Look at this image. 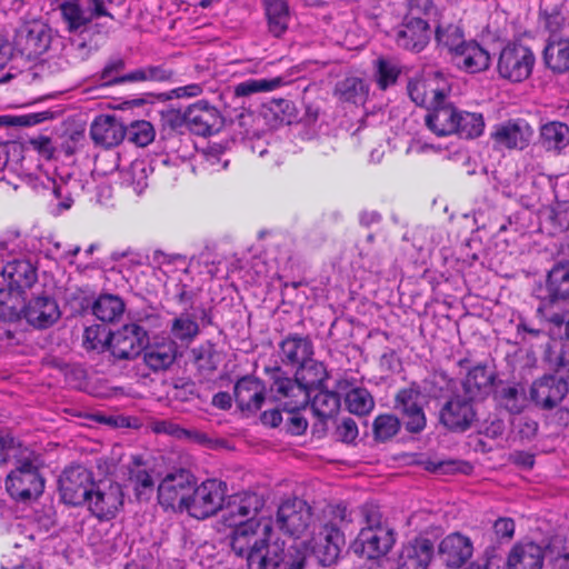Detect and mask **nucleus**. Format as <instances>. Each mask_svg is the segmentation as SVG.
Returning <instances> with one entry per match:
<instances>
[{"instance_id": "nucleus-1", "label": "nucleus", "mask_w": 569, "mask_h": 569, "mask_svg": "<svg viewBox=\"0 0 569 569\" xmlns=\"http://www.w3.org/2000/svg\"><path fill=\"white\" fill-rule=\"evenodd\" d=\"M231 548L244 557L249 569H303L306 553L298 545L286 548L272 520H249L231 535Z\"/></svg>"}, {"instance_id": "nucleus-2", "label": "nucleus", "mask_w": 569, "mask_h": 569, "mask_svg": "<svg viewBox=\"0 0 569 569\" xmlns=\"http://www.w3.org/2000/svg\"><path fill=\"white\" fill-rule=\"evenodd\" d=\"M328 378L322 362L313 358L297 367L296 379L278 378L271 390L283 410H300L310 401L311 390H318Z\"/></svg>"}, {"instance_id": "nucleus-3", "label": "nucleus", "mask_w": 569, "mask_h": 569, "mask_svg": "<svg viewBox=\"0 0 569 569\" xmlns=\"http://www.w3.org/2000/svg\"><path fill=\"white\" fill-rule=\"evenodd\" d=\"M363 527L355 541V551L368 559L387 555L395 543V532L382 518L380 509L367 503L361 507Z\"/></svg>"}, {"instance_id": "nucleus-4", "label": "nucleus", "mask_w": 569, "mask_h": 569, "mask_svg": "<svg viewBox=\"0 0 569 569\" xmlns=\"http://www.w3.org/2000/svg\"><path fill=\"white\" fill-rule=\"evenodd\" d=\"M325 522L318 532H312L308 541L309 547L323 565L331 563L340 553L345 545L342 530L352 521L351 513L346 506H330L325 511Z\"/></svg>"}, {"instance_id": "nucleus-5", "label": "nucleus", "mask_w": 569, "mask_h": 569, "mask_svg": "<svg viewBox=\"0 0 569 569\" xmlns=\"http://www.w3.org/2000/svg\"><path fill=\"white\" fill-rule=\"evenodd\" d=\"M42 466L43 460L39 453L28 448L21 450L16 460V468L6 480L9 495L23 502L40 497L44 488V479L40 475Z\"/></svg>"}, {"instance_id": "nucleus-6", "label": "nucleus", "mask_w": 569, "mask_h": 569, "mask_svg": "<svg viewBox=\"0 0 569 569\" xmlns=\"http://www.w3.org/2000/svg\"><path fill=\"white\" fill-rule=\"evenodd\" d=\"M548 297L538 308L549 322L560 326L569 311V261H559L548 273Z\"/></svg>"}, {"instance_id": "nucleus-7", "label": "nucleus", "mask_w": 569, "mask_h": 569, "mask_svg": "<svg viewBox=\"0 0 569 569\" xmlns=\"http://www.w3.org/2000/svg\"><path fill=\"white\" fill-rule=\"evenodd\" d=\"M109 0H61L57 10L70 33H82L99 17L113 19L107 9Z\"/></svg>"}, {"instance_id": "nucleus-8", "label": "nucleus", "mask_w": 569, "mask_h": 569, "mask_svg": "<svg viewBox=\"0 0 569 569\" xmlns=\"http://www.w3.org/2000/svg\"><path fill=\"white\" fill-rule=\"evenodd\" d=\"M536 56L532 50L521 43H508L500 51L497 70L501 78L511 82L528 79L533 70Z\"/></svg>"}, {"instance_id": "nucleus-9", "label": "nucleus", "mask_w": 569, "mask_h": 569, "mask_svg": "<svg viewBox=\"0 0 569 569\" xmlns=\"http://www.w3.org/2000/svg\"><path fill=\"white\" fill-rule=\"evenodd\" d=\"M226 495V486L217 479L203 481L200 486H192V492L184 509L197 519H204L221 509Z\"/></svg>"}, {"instance_id": "nucleus-10", "label": "nucleus", "mask_w": 569, "mask_h": 569, "mask_svg": "<svg viewBox=\"0 0 569 569\" xmlns=\"http://www.w3.org/2000/svg\"><path fill=\"white\" fill-rule=\"evenodd\" d=\"M263 505L264 500L258 493L241 492L233 495L224 506H221V519L226 526L233 528V535L240 526L249 520H256L253 517Z\"/></svg>"}, {"instance_id": "nucleus-11", "label": "nucleus", "mask_w": 569, "mask_h": 569, "mask_svg": "<svg viewBox=\"0 0 569 569\" xmlns=\"http://www.w3.org/2000/svg\"><path fill=\"white\" fill-rule=\"evenodd\" d=\"M426 396L422 395L419 387L411 385L401 389L396 396V409L401 415L406 429L411 433H418L426 427V416L423 406Z\"/></svg>"}, {"instance_id": "nucleus-12", "label": "nucleus", "mask_w": 569, "mask_h": 569, "mask_svg": "<svg viewBox=\"0 0 569 569\" xmlns=\"http://www.w3.org/2000/svg\"><path fill=\"white\" fill-rule=\"evenodd\" d=\"M84 502L97 518L112 519L123 505L122 488L116 482H99Z\"/></svg>"}, {"instance_id": "nucleus-13", "label": "nucleus", "mask_w": 569, "mask_h": 569, "mask_svg": "<svg viewBox=\"0 0 569 569\" xmlns=\"http://www.w3.org/2000/svg\"><path fill=\"white\" fill-rule=\"evenodd\" d=\"M93 487L91 472L82 466L67 468L59 478V490L68 505L83 503Z\"/></svg>"}, {"instance_id": "nucleus-14", "label": "nucleus", "mask_w": 569, "mask_h": 569, "mask_svg": "<svg viewBox=\"0 0 569 569\" xmlns=\"http://www.w3.org/2000/svg\"><path fill=\"white\" fill-rule=\"evenodd\" d=\"M193 482V477L188 471L168 473L158 487L160 505L183 510L192 492Z\"/></svg>"}, {"instance_id": "nucleus-15", "label": "nucleus", "mask_w": 569, "mask_h": 569, "mask_svg": "<svg viewBox=\"0 0 569 569\" xmlns=\"http://www.w3.org/2000/svg\"><path fill=\"white\" fill-rule=\"evenodd\" d=\"M147 331L137 323H128L110 333L109 349L117 359H134L144 349Z\"/></svg>"}, {"instance_id": "nucleus-16", "label": "nucleus", "mask_w": 569, "mask_h": 569, "mask_svg": "<svg viewBox=\"0 0 569 569\" xmlns=\"http://www.w3.org/2000/svg\"><path fill=\"white\" fill-rule=\"evenodd\" d=\"M277 523L284 532L300 538L312 523L311 507L298 498L287 500L278 509Z\"/></svg>"}, {"instance_id": "nucleus-17", "label": "nucleus", "mask_w": 569, "mask_h": 569, "mask_svg": "<svg viewBox=\"0 0 569 569\" xmlns=\"http://www.w3.org/2000/svg\"><path fill=\"white\" fill-rule=\"evenodd\" d=\"M408 92L416 104L430 110L447 99L449 84L440 73H433L426 78L411 80L408 83Z\"/></svg>"}, {"instance_id": "nucleus-18", "label": "nucleus", "mask_w": 569, "mask_h": 569, "mask_svg": "<svg viewBox=\"0 0 569 569\" xmlns=\"http://www.w3.org/2000/svg\"><path fill=\"white\" fill-rule=\"evenodd\" d=\"M533 130L525 120H508L493 127L490 138L497 150L525 149L532 138Z\"/></svg>"}, {"instance_id": "nucleus-19", "label": "nucleus", "mask_w": 569, "mask_h": 569, "mask_svg": "<svg viewBox=\"0 0 569 569\" xmlns=\"http://www.w3.org/2000/svg\"><path fill=\"white\" fill-rule=\"evenodd\" d=\"M50 42V29L41 21L24 24L16 36L17 48L29 58L44 53L49 49Z\"/></svg>"}, {"instance_id": "nucleus-20", "label": "nucleus", "mask_w": 569, "mask_h": 569, "mask_svg": "<svg viewBox=\"0 0 569 569\" xmlns=\"http://www.w3.org/2000/svg\"><path fill=\"white\" fill-rule=\"evenodd\" d=\"M183 119L190 131L198 136H209L218 131L222 124V118L218 109L206 101H199L190 106Z\"/></svg>"}, {"instance_id": "nucleus-21", "label": "nucleus", "mask_w": 569, "mask_h": 569, "mask_svg": "<svg viewBox=\"0 0 569 569\" xmlns=\"http://www.w3.org/2000/svg\"><path fill=\"white\" fill-rule=\"evenodd\" d=\"M476 418L471 397L453 396L440 411V421L452 431H465Z\"/></svg>"}, {"instance_id": "nucleus-22", "label": "nucleus", "mask_w": 569, "mask_h": 569, "mask_svg": "<svg viewBox=\"0 0 569 569\" xmlns=\"http://www.w3.org/2000/svg\"><path fill=\"white\" fill-rule=\"evenodd\" d=\"M568 392V383L562 378L547 375L533 381L530 388L531 400L542 409L557 407Z\"/></svg>"}, {"instance_id": "nucleus-23", "label": "nucleus", "mask_w": 569, "mask_h": 569, "mask_svg": "<svg viewBox=\"0 0 569 569\" xmlns=\"http://www.w3.org/2000/svg\"><path fill=\"white\" fill-rule=\"evenodd\" d=\"M429 40V24L422 17H406L396 34V42L399 47L415 52L423 50Z\"/></svg>"}, {"instance_id": "nucleus-24", "label": "nucleus", "mask_w": 569, "mask_h": 569, "mask_svg": "<svg viewBox=\"0 0 569 569\" xmlns=\"http://www.w3.org/2000/svg\"><path fill=\"white\" fill-rule=\"evenodd\" d=\"M126 136V129L116 116L101 114L90 126L93 142L104 148L118 146Z\"/></svg>"}, {"instance_id": "nucleus-25", "label": "nucleus", "mask_w": 569, "mask_h": 569, "mask_svg": "<svg viewBox=\"0 0 569 569\" xmlns=\"http://www.w3.org/2000/svg\"><path fill=\"white\" fill-rule=\"evenodd\" d=\"M9 288L14 290L30 289L38 280L37 268L28 258H13L6 262L1 269Z\"/></svg>"}, {"instance_id": "nucleus-26", "label": "nucleus", "mask_w": 569, "mask_h": 569, "mask_svg": "<svg viewBox=\"0 0 569 569\" xmlns=\"http://www.w3.org/2000/svg\"><path fill=\"white\" fill-rule=\"evenodd\" d=\"M23 316L31 326L43 329L60 318V311L56 300L41 296L26 303Z\"/></svg>"}, {"instance_id": "nucleus-27", "label": "nucleus", "mask_w": 569, "mask_h": 569, "mask_svg": "<svg viewBox=\"0 0 569 569\" xmlns=\"http://www.w3.org/2000/svg\"><path fill=\"white\" fill-rule=\"evenodd\" d=\"M439 553L448 566L460 567L471 558L473 546L468 537L453 532L441 540Z\"/></svg>"}, {"instance_id": "nucleus-28", "label": "nucleus", "mask_w": 569, "mask_h": 569, "mask_svg": "<svg viewBox=\"0 0 569 569\" xmlns=\"http://www.w3.org/2000/svg\"><path fill=\"white\" fill-rule=\"evenodd\" d=\"M451 61L459 70L473 74L486 71L490 67L491 59L485 48L477 41L470 40Z\"/></svg>"}, {"instance_id": "nucleus-29", "label": "nucleus", "mask_w": 569, "mask_h": 569, "mask_svg": "<svg viewBox=\"0 0 569 569\" xmlns=\"http://www.w3.org/2000/svg\"><path fill=\"white\" fill-rule=\"evenodd\" d=\"M280 359L291 367H299L313 356V343L307 336L289 335L280 343Z\"/></svg>"}, {"instance_id": "nucleus-30", "label": "nucleus", "mask_w": 569, "mask_h": 569, "mask_svg": "<svg viewBox=\"0 0 569 569\" xmlns=\"http://www.w3.org/2000/svg\"><path fill=\"white\" fill-rule=\"evenodd\" d=\"M433 555V545L429 539L417 538L403 546L398 569H427Z\"/></svg>"}, {"instance_id": "nucleus-31", "label": "nucleus", "mask_w": 569, "mask_h": 569, "mask_svg": "<svg viewBox=\"0 0 569 569\" xmlns=\"http://www.w3.org/2000/svg\"><path fill=\"white\" fill-rule=\"evenodd\" d=\"M543 549L531 541L516 543L507 560L508 569H541L543 565Z\"/></svg>"}, {"instance_id": "nucleus-32", "label": "nucleus", "mask_w": 569, "mask_h": 569, "mask_svg": "<svg viewBox=\"0 0 569 569\" xmlns=\"http://www.w3.org/2000/svg\"><path fill=\"white\" fill-rule=\"evenodd\" d=\"M234 398L241 410L257 411L264 401V387L259 379L243 377L234 386Z\"/></svg>"}, {"instance_id": "nucleus-33", "label": "nucleus", "mask_w": 569, "mask_h": 569, "mask_svg": "<svg viewBox=\"0 0 569 569\" xmlns=\"http://www.w3.org/2000/svg\"><path fill=\"white\" fill-rule=\"evenodd\" d=\"M457 110L446 100L433 106L426 116V124L437 136H448L457 130Z\"/></svg>"}, {"instance_id": "nucleus-34", "label": "nucleus", "mask_w": 569, "mask_h": 569, "mask_svg": "<svg viewBox=\"0 0 569 569\" xmlns=\"http://www.w3.org/2000/svg\"><path fill=\"white\" fill-rule=\"evenodd\" d=\"M546 66L555 72L569 70V38L555 34L548 38L543 50Z\"/></svg>"}, {"instance_id": "nucleus-35", "label": "nucleus", "mask_w": 569, "mask_h": 569, "mask_svg": "<svg viewBox=\"0 0 569 569\" xmlns=\"http://www.w3.org/2000/svg\"><path fill=\"white\" fill-rule=\"evenodd\" d=\"M177 358V346L172 340L144 347L143 361L153 371L167 370Z\"/></svg>"}, {"instance_id": "nucleus-36", "label": "nucleus", "mask_w": 569, "mask_h": 569, "mask_svg": "<svg viewBox=\"0 0 569 569\" xmlns=\"http://www.w3.org/2000/svg\"><path fill=\"white\" fill-rule=\"evenodd\" d=\"M26 297L21 290L0 289V320L14 322L24 313Z\"/></svg>"}, {"instance_id": "nucleus-37", "label": "nucleus", "mask_w": 569, "mask_h": 569, "mask_svg": "<svg viewBox=\"0 0 569 569\" xmlns=\"http://www.w3.org/2000/svg\"><path fill=\"white\" fill-rule=\"evenodd\" d=\"M269 31L274 37L282 36L290 19L287 0H263Z\"/></svg>"}, {"instance_id": "nucleus-38", "label": "nucleus", "mask_w": 569, "mask_h": 569, "mask_svg": "<svg viewBox=\"0 0 569 569\" xmlns=\"http://www.w3.org/2000/svg\"><path fill=\"white\" fill-rule=\"evenodd\" d=\"M200 328L193 315L182 312L171 321L170 335L172 341H180L182 345L191 343L199 335Z\"/></svg>"}, {"instance_id": "nucleus-39", "label": "nucleus", "mask_w": 569, "mask_h": 569, "mask_svg": "<svg viewBox=\"0 0 569 569\" xmlns=\"http://www.w3.org/2000/svg\"><path fill=\"white\" fill-rule=\"evenodd\" d=\"M93 315L103 322H113L123 315L124 302L114 295H101L92 306Z\"/></svg>"}, {"instance_id": "nucleus-40", "label": "nucleus", "mask_w": 569, "mask_h": 569, "mask_svg": "<svg viewBox=\"0 0 569 569\" xmlns=\"http://www.w3.org/2000/svg\"><path fill=\"white\" fill-rule=\"evenodd\" d=\"M335 94L345 102L363 103L368 96V87L361 79L350 77L337 83Z\"/></svg>"}, {"instance_id": "nucleus-41", "label": "nucleus", "mask_w": 569, "mask_h": 569, "mask_svg": "<svg viewBox=\"0 0 569 569\" xmlns=\"http://www.w3.org/2000/svg\"><path fill=\"white\" fill-rule=\"evenodd\" d=\"M121 183L140 194L148 187V166L144 160L137 159L121 171Z\"/></svg>"}, {"instance_id": "nucleus-42", "label": "nucleus", "mask_w": 569, "mask_h": 569, "mask_svg": "<svg viewBox=\"0 0 569 569\" xmlns=\"http://www.w3.org/2000/svg\"><path fill=\"white\" fill-rule=\"evenodd\" d=\"M436 39L439 46L449 51L451 59L468 43L465 40L461 27L458 24L439 26L436 31Z\"/></svg>"}, {"instance_id": "nucleus-43", "label": "nucleus", "mask_w": 569, "mask_h": 569, "mask_svg": "<svg viewBox=\"0 0 569 569\" xmlns=\"http://www.w3.org/2000/svg\"><path fill=\"white\" fill-rule=\"evenodd\" d=\"M457 130L453 133L461 138L473 139L482 134L485 129V120L481 113L460 111L457 117Z\"/></svg>"}, {"instance_id": "nucleus-44", "label": "nucleus", "mask_w": 569, "mask_h": 569, "mask_svg": "<svg viewBox=\"0 0 569 569\" xmlns=\"http://www.w3.org/2000/svg\"><path fill=\"white\" fill-rule=\"evenodd\" d=\"M340 408V398L336 392L318 389L311 400V409L320 419L333 417Z\"/></svg>"}, {"instance_id": "nucleus-45", "label": "nucleus", "mask_w": 569, "mask_h": 569, "mask_svg": "<svg viewBox=\"0 0 569 569\" xmlns=\"http://www.w3.org/2000/svg\"><path fill=\"white\" fill-rule=\"evenodd\" d=\"M284 84L282 77L271 79H248L234 86L233 92L237 97H249L258 92H270Z\"/></svg>"}, {"instance_id": "nucleus-46", "label": "nucleus", "mask_w": 569, "mask_h": 569, "mask_svg": "<svg viewBox=\"0 0 569 569\" xmlns=\"http://www.w3.org/2000/svg\"><path fill=\"white\" fill-rule=\"evenodd\" d=\"M541 140L547 149H561L569 143V127L562 122H550L541 128Z\"/></svg>"}, {"instance_id": "nucleus-47", "label": "nucleus", "mask_w": 569, "mask_h": 569, "mask_svg": "<svg viewBox=\"0 0 569 569\" xmlns=\"http://www.w3.org/2000/svg\"><path fill=\"white\" fill-rule=\"evenodd\" d=\"M129 482L132 486L138 499H149L154 490V481L149 471L137 463L130 469Z\"/></svg>"}, {"instance_id": "nucleus-48", "label": "nucleus", "mask_w": 569, "mask_h": 569, "mask_svg": "<svg viewBox=\"0 0 569 569\" xmlns=\"http://www.w3.org/2000/svg\"><path fill=\"white\" fill-rule=\"evenodd\" d=\"M500 403L511 413H519L526 407V390L521 385H509L499 391Z\"/></svg>"}, {"instance_id": "nucleus-49", "label": "nucleus", "mask_w": 569, "mask_h": 569, "mask_svg": "<svg viewBox=\"0 0 569 569\" xmlns=\"http://www.w3.org/2000/svg\"><path fill=\"white\" fill-rule=\"evenodd\" d=\"M345 402L348 410L358 416L369 413L375 406L371 395L363 388L351 389L346 395Z\"/></svg>"}, {"instance_id": "nucleus-50", "label": "nucleus", "mask_w": 569, "mask_h": 569, "mask_svg": "<svg viewBox=\"0 0 569 569\" xmlns=\"http://www.w3.org/2000/svg\"><path fill=\"white\" fill-rule=\"evenodd\" d=\"M110 333L103 326L87 327L83 332L82 345L88 351L101 352L107 347L109 348Z\"/></svg>"}, {"instance_id": "nucleus-51", "label": "nucleus", "mask_w": 569, "mask_h": 569, "mask_svg": "<svg viewBox=\"0 0 569 569\" xmlns=\"http://www.w3.org/2000/svg\"><path fill=\"white\" fill-rule=\"evenodd\" d=\"M493 377L485 366L473 367L467 375L465 380V389L469 397L475 396L477 392L489 388L492 383Z\"/></svg>"}, {"instance_id": "nucleus-52", "label": "nucleus", "mask_w": 569, "mask_h": 569, "mask_svg": "<svg viewBox=\"0 0 569 569\" xmlns=\"http://www.w3.org/2000/svg\"><path fill=\"white\" fill-rule=\"evenodd\" d=\"M194 362L199 370L212 372L218 367V355L212 345L200 346L192 350Z\"/></svg>"}, {"instance_id": "nucleus-53", "label": "nucleus", "mask_w": 569, "mask_h": 569, "mask_svg": "<svg viewBox=\"0 0 569 569\" xmlns=\"http://www.w3.org/2000/svg\"><path fill=\"white\" fill-rule=\"evenodd\" d=\"M27 248L26 240L19 231L9 230L4 232L0 239V257L3 259L4 254L21 253Z\"/></svg>"}, {"instance_id": "nucleus-54", "label": "nucleus", "mask_w": 569, "mask_h": 569, "mask_svg": "<svg viewBox=\"0 0 569 569\" xmlns=\"http://www.w3.org/2000/svg\"><path fill=\"white\" fill-rule=\"evenodd\" d=\"M399 419L392 415H381L376 418L373 431L379 440H387L395 436L399 430Z\"/></svg>"}, {"instance_id": "nucleus-55", "label": "nucleus", "mask_w": 569, "mask_h": 569, "mask_svg": "<svg viewBox=\"0 0 569 569\" xmlns=\"http://www.w3.org/2000/svg\"><path fill=\"white\" fill-rule=\"evenodd\" d=\"M129 139L139 147H146L154 139V129L148 121H137L131 124Z\"/></svg>"}, {"instance_id": "nucleus-56", "label": "nucleus", "mask_w": 569, "mask_h": 569, "mask_svg": "<svg viewBox=\"0 0 569 569\" xmlns=\"http://www.w3.org/2000/svg\"><path fill=\"white\" fill-rule=\"evenodd\" d=\"M398 74L399 69L392 61L383 58L377 60V79L381 89L395 83Z\"/></svg>"}, {"instance_id": "nucleus-57", "label": "nucleus", "mask_w": 569, "mask_h": 569, "mask_svg": "<svg viewBox=\"0 0 569 569\" xmlns=\"http://www.w3.org/2000/svg\"><path fill=\"white\" fill-rule=\"evenodd\" d=\"M547 360L556 368L569 365V341H553L549 346Z\"/></svg>"}, {"instance_id": "nucleus-58", "label": "nucleus", "mask_w": 569, "mask_h": 569, "mask_svg": "<svg viewBox=\"0 0 569 569\" xmlns=\"http://www.w3.org/2000/svg\"><path fill=\"white\" fill-rule=\"evenodd\" d=\"M124 69V61L120 58L110 60L100 73V80L104 86H112L117 83H123L120 81L122 76L118 73Z\"/></svg>"}, {"instance_id": "nucleus-59", "label": "nucleus", "mask_w": 569, "mask_h": 569, "mask_svg": "<svg viewBox=\"0 0 569 569\" xmlns=\"http://www.w3.org/2000/svg\"><path fill=\"white\" fill-rule=\"evenodd\" d=\"M436 7L432 0H408V18L429 17L433 14Z\"/></svg>"}, {"instance_id": "nucleus-60", "label": "nucleus", "mask_w": 569, "mask_h": 569, "mask_svg": "<svg viewBox=\"0 0 569 569\" xmlns=\"http://www.w3.org/2000/svg\"><path fill=\"white\" fill-rule=\"evenodd\" d=\"M546 29L549 31V38L560 34V31L569 26V20L560 12H551L543 19Z\"/></svg>"}, {"instance_id": "nucleus-61", "label": "nucleus", "mask_w": 569, "mask_h": 569, "mask_svg": "<svg viewBox=\"0 0 569 569\" xmlns=\"http://www.w3.org/2000/svg\"><path fill=\"white\" fill-rule=\"evenodd\" d=\"M338 437L345 442H352L358 437V427L353 419L346 418L337 428Z\"/></svg>"}, {"instance_id": "nucleus-62", "label": "nucleus", "mask_w": 569, "mask_h": 569, "mask_svg": "<svg viewBox=\"0 0 569 569\" xmlns=\"http://www.w3.org/2000/svg\"><path fill=\"white\" fill-rule=\"evenodd\" d=\"M493 530L498 538L511 539L515 533V522L511 518H499L493 523Z\"/></svg>"}, {"instance_id": "nucleus-63", "label": "nucleus", "mask_w": 569, "mask_h": 569, "mask_svg": "<svg viewBox=\"0 0 569 569\" xmlns=\"http://www.w3.org/2000/svg\"><path fill=\"white\" fill-rule=\"evenodd\" d=\"M153 261L160 267H169L171 264H186V258L181 254H169L162 251H154Z\"/></svg>"}, {"instance_id": "nucleus-64", "label": "nucleus", "mask_w": 569, "mask_h": 569, "mask_svg": "<svg viewBox=\"0 0 569 569\" xmlns=\"http://www.w3.org/2000/svg\"><path fill=\"white\" fill-rule=\"evenodd\" d=\"M148 81H168L172 78L173 71L164 66H147Z\"/></svg>"}]
</instances>
